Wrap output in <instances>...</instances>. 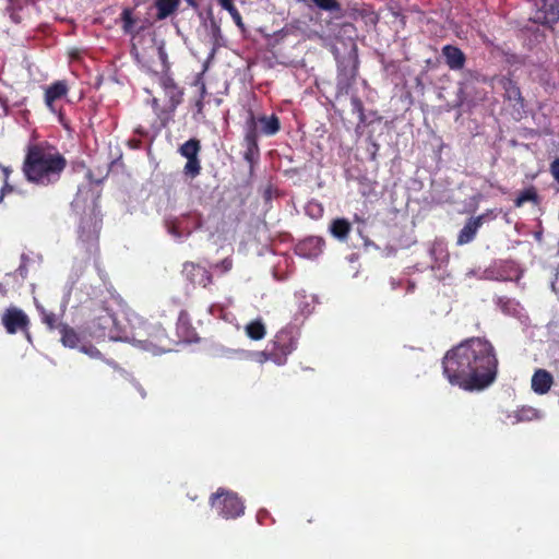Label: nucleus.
<instances>
[{
    "label": "nucleus",
    "instance_id": "f257e3e1",
    "mask_svg": "<svg viewBox=\"0 0 559 559\" xmlns=\"http://www.w3.org/2000/svg\"><path fill=\"white\" fill-rule=\"evenodd\" d=\"M442 365L443 374L452 385L473 391L495 381L498 359L489 341L473 337L450 349Z\"/></svg>",
    "mask_w": 559,
    "mask_h": 559
},
{
    "label": "nucleus",
    "instance_id": "f03ea898",
    "mask_svg": "<svg viewBox=\"0 0 559 559\" xmlns=\"http://www.w3.org/2000/svg\"><path fill=\"white\" fill-rule=\"evenodd\" d=\"M66 167V159L53 147L34 145L28 148L24 174L29 181L49 185L59 179Z\"/></svg>",
    "mask_w": 559,
    "mask_h": 559
},
{
    "label": "nucleus",
    "instance_id": "7ed1b4c3",
    "mask_svg": "<svg viewBox=\"0 0 559 559\" xmlns=\"http://www.w3.org/2000/svg\"><path fill=\"white\" fill-rule=\"evenodd\" d=\"M212 507L224 519H234L243 514L245 506L234 492L219 489L211 498Z\"/></svg>",
    "mask_w": 559,
    "mask_h": 559
},
{
    "label": "nucleus",
    "instance_id": "20e7f679",
    "mask_svg": "<svg viewBox=\"0 0 559 559\" xmlns=\"http://www.w3.org/2000/svg\"><path fill=\"white\" fill-rule=\"evenodd\" d=\"M158 83L163 88L165 96L167 97V109L174 112L176 108L181 104L183 97V90L179 87L174 79L168 74H162L158 78Z\"/></svg>",
    "mask_w": 559,
    "mask_h": 559
},
{
    "label": "nucleus",
    "instance_id": "39448f33",
    "mask_svg": "<svg viewBox=\"0 0 559 559\" xmlns=\"http://www.w3.org/2000/svg\"><path fill=\"white\" fill-rule=\"evenodd\" d=\"M532 20L545 25L556 23L559 20V0H540Z\"/></svg>",
    "mask_w": 559,
    "mask_h": 559
},
{
    "label": "nucleus",
    "instance_id": "423d86ee",
    "mask_svg": "<svg viewBox=\"0 0 559 559\" xmlns=\"http://www.w3.org/2000/svg\"><path fill=\"white\" fill-rule=\"evenodd\" d=\"M2 324L10 334L16 333L19 330H25L28 324L27 316L15 307L7 309L2 316Z\"/></svg>",
    "mask_w": 559,
    "mask_h": 559
},
{
    "label": "nucleus",
    "instance_id": "0eeeda50",
    "mask_svg": "<svg viewBox=\"0 0 559 559\" xmlns=\"http://www.w3.org/2000/svg\"><path fill=\"white\" fill-rule=\"evenodd\" d=\"M485 215H479L476 217H472L467 221L464 227L461 229L456 243L459 246H463L469 243L476 236L478 229L483 225Z\"/></svg>",
    "mask_w": 559,
    "mask_h": 559
},
{
    "label": "nucleus",
    "instance_id": "6e6552de",
    "mask_svg": "<svg viewBox=\"0 0 559 559\" xmlns=\"http://www.w3.org/2000/svg\"><path fill=\"white\" fill-rule=\"evenodd\" d=\"M183 272L187 277L194 284L206 287L212 282L211 274L202 266L193 263H186L183 265Z\"/></svg>",
    "mask_w": 559,
    "mask_h": 559
},
{
    "label": "nucleus",
    "instance_id": "1a4fd4ad",
    "mask_svg": "<svg viewBox=\"0 0 559 559\" xmlns=\"http://www.w3.org/2000/svg\"><path fill=\"white\" fill-rule=\"evenodd\" d=\"M154 329V334H151L150 336L152 337V340H135L143 349L147 350V352H151L153 355H158L160 353H163L164 350L162 349L163 345H164V341L166 338V335H165V332L162 328L159 326H156V328H153Z\"/></svg>",
    "mask_w": 559,
    "mask_h": 559
},
{
    "label": "nucleus",
    "instance_id": "9d476101",
    "mask_svg": "<svg viewBox=\"0 0 559 559\" xmlns=\"http://www.w3.org/2000/svg\"><path fill=\"white\" fill-rule=\"evenodd\" d=\"M554 382V378L545 369H538L532 377V390L537 394H546Z\"/></svg>",
    "mask_w": 559,
    "mask_h": 559
},
{
    "label": "nucleus",
    "instance_id": "9b49d317",
    "mask_svg": "<svg viewBox=\"0 0 559 559\" xmlns=\"http://www.w3.org/2000/svg\"><path fill=\"white\" fill-rule=\"evenodd\" d=\"M447 64L452 70L462 69L465 62V56L461 49L454 46L447 45L442 49Z\"/></svg>",
    "mask_w": 559,
    "mask_h": 559
},
{
    "label": "nucleus",
    "instance_id": "f8f14e48",
    "mask_svg": "<svg viewBox=\"0 0 559 559\" xmlns=\"http://www.w3.org/2000/svg\"><path fill=\"white\" fill-rule=\"evenodd\" d=\"M99 231V222L95 217H88L81 223L80 239L86 242H93L97 239Z\"/></svg>",
    "mask_w": 559,
    "mask_h": 559
},
{
    "label": "nucleus",
    "instance_id": "ddd939ff",
    "mask_svg": "<svg viewBox=\"0 0 559 559\" xmlns=\"http://www.w3.org/2000/svg\"><path fill=\"white\" fill-rule=\"evenodd\" d=\"M67 92L68 87L62 81H58L47 87L45 93V103L51 111H55L53 102L63 97Z\"/></svg>",
    "mask_w": 559,
    "mask_h": 559
},
{
    "label": "nucleus",
    "instance_id": "4468645a",
    "mask_svg": "<svg viewBox=\"0 0 559 559\" xmlns=\"http://www.w3.org/2000/svg\"><path fill=\"white\" fill-rule=\"evenodd\" d=\"M501 87L504 91V97L514 103V105L520 104L522 106V97L520 88L515 85V83L507 78H502L499 80Z\"/></svg>",
    "mask_w": 559,
    "mask_h": 559
},
{
    "label": "nucleus",
    "instance_id": "2eb2a0df",
    "mask_svg": "<svg viewBox=\"0 0 559 559\" xmlns=\"http://www.w3.org/2000/svg\"><path fill=\"white\" fill-rule=\"evenodd\" d=\"M258 122L261 124V131L266 135H274L281 128L280 120L275 115L260 116Z\"/></svg>",
    "mask_w": 559,
    "mask_h": 559
},
{
    "label": "nucleus",
    "instance_id": "dca6fc26",
    "mask_svg": "<svg viewBox=\"0 0 559 559\" xmlns=\"http://www.w3.org/2000/svg\"><path fill=\"white\" fill-rule=\"evenodd\" d=\"M155 5L157 9L156 17L164 20L177 10L179 0H156Z\"/></svg>",
    "mask_w": 559,
    "mask_h": 559
},
{
    "label": "nucleus",
    "instance_id": "f3484780",
    "mask_svg": "<svg viewBox=\"0 0 559 559\" xmlns=\"http://www.w3.org/2000/svg\"><path fill=\"white\" fill-rule=\"evenodd\" d=\"M538 417V411L533 407H522L514 412L513 415H509V419L512 424H516L520 421H530Z\"/></svg>",
    "mask_w": 559,
    "mask_h": 559
},
{
    "label": "nucleus",
    "instance_id": "a211bd4d",
    "mask_svg": "<svg viewBox=\"0 0 559 559\" xmlns=\"http://www.w3.org/2000/svg\"><path fill=\"white\" fill-rule=\"evenodd\" d=\"M330 230L334 237L343 240L347 237L350 230V225L346 219L338 218L332 223Z\"/></svg>",
    "mask_w": 559,
    "mask_h": 559
},
{
    "label": "nucleus",
    "instance_id": "6ab92c4d",
    "mask_svg": "<svg viewBox=\"0 0 559 559\" xmlns=\"http://www.w3.org/2000/svg\"><path fill=\"white\" fill-rule=\"evenodd\" d=\"M199 151L200 142L195 139H191L185 142L179 148L180 154L185 156L187 159L198 157Z\"/></svg>",
    "mask_w": 559,
    "mask_h": 559
},
{
    "label": "nucleus",
    "instance_id": "aec40b11",
    "mask_svg": "<svg viewBox=\"0 0 559 559\" xmlns=\"http://www.w3.org/2000/svg\"><path fill=\"white\" fill-rule=\"evenodd\" d=\"M246 333L252 340H262L265 335V326L260 320L252 321L247 324Z\"/></svg>",
    "mask_w": 559,
    "mask_h": 559
},
{
    "label": "nucleus",
    "instance_id": "412c9836",
    "mask_svg": "<svg viewBox=\"0 0 559 559\" xmlns=\"http://www.w3.org/2000/svg\"><path fill=\"white\" fill-rule=\"evenodd\" d=\"M61 333V342L64 346L74 348L79 344V335L75 331L68 326H62L60 330Z\"/></svg>",
    "mask_w": 559,
    "mask_h": 559
},
{
    "label": "nucleus",
    "instance_id": "4be33fe9",
    "mask_svg": "<svg viewBox=\"0 0 559 559\" xmlns=\"http://www.w3.org/2000/svg\"><path fill=\"white\" fill-rule=\"evenodd\" d=\"M319 9L324 11H338L341 5L336 0H311Z\"/></svg>",
    "mask_w": 559,
    "mask_h": 559
},
{
    "label": "nucleus",
    "instance_id": "5701e85b",
    "mask_svg": "<svg viewBox=\"0 0 559 559\" xmlns=\"http://www.w3.org/2000/svg\"><path fill=\"white\" fill-rule=\"evenodd\" d=\"M122 28L126 33H132L135 21L132 17L130 9H124L121 13Z\"/></svg>",
    "mask_w": 559,
    "mask_h": 559
},
{
    "label": "nucleus",
    "instance_id": "b1692460",
    "mask_svg": "<svg viewBox=\"0 0 559 559\" xmlns=\"http://www.w3.org/2000/svg\"><path fill=\"white\" fill-rule=\"evenodd\" d=\"M536 197L537 194L534 189H526L519 194V197L515 200V205L522 206L525 202L535 201Z\"/></svg>",
    "mask_w": 559,
    "mask_h": 559
},
{
    "label": "nucleus",
    "instance_id": "393cba45",
    "mask_svg": "<svg viewBox=\"0 0 559 559\" xmlns=\"http://www.w3.org/2000/svg\"><path fill=\"white\" fill-rule=\"evenodd\" d=\"M200 169H201V166H200V162H199L198 157L187 159V164L185 166V173L187 175L195 177L197 175L200 174Z\"/></svg>",
    "mask_w": 559,
    "mask_h": 559
},
{
    "label": "nucleus",
    "instance_id": "a878e982",
    "mask_svg": "<svg viewBox=\"0 0 559 559\" xmlns=\"http://www.w3.org/2000/svg\"><path fill=\"white\" fill-rule=\"evenodd\" d=\"M13 277L10 278L11 288H15L20 286L23 280L26 277V269L24 266H20L15 273L11 274Z\"/></svg>",
    "mask_w": 559,
    "mask_h": 559
},
{
    "label": "nucleus",
    "instance_id": "bb28decb",
    "mask_svg": "<svg viewBox=\"0 0 559 559\" xmlns=\"http://www.w3.org/2000/svg\"><path fill=\"white\" fill-rule=\"evenodd\" d=\"M88 261H90V257L74 262V264H73L74 280H78L81 276V274L84 272Z\"/></svg>",
    "mask_w": 559,
    "mask_h": 559
},
{
    "label": "nucleus",
    "instance_id": "cd10ccee",
    "mask_svg": "<svg viewBox=\"0 0 559 559\" xmlns=\"http://www.w3.org/2000/svg\"><path fill=\"white\" fill-rule=\"evenodd\" d=\"M224 10H226L230 14V16L233 17L234 22L238 27L243 28L241 15L234 4L224 8Z\"/></svg>",
    "mask_w": 559,
    "mask_h": 559
},
{
    "label": "nucleus",
    "instance_id": "c85d7f7f",
    "mask_svg": "<svg viewBox=\"0 0 559 559\" xmlns=\"http://www.w3.org/2000/svg\"><path fill=\"white\" fill-rule=\"evenodd\" d=\"M38 310L40 311L41 313V319L50 328V329H53L55 326V323H56V316L53 313H50V312H46L45 309L43 307H37Z\"/></svg>",
    "mask_w": 559,
    "mask_h": 559
},
{
    "label": "nucleus",
    "instance_id": "c756f323",
    "mask_svg": "<svg viewBox=\"0 0 559 559\" xmlns=\"http://www.w3.org/2000/svg\"><path fill=\"white\" fill-rule=\"evenodd\" d=\"M257 355H258V360L260 362L266 361L269 359H273L277 365H282L284 362L283 359L274 358L272 355H269L264 352L258 353Z\"/></svg>",
    "mask_w": 559,
    "mask_h": 559
},
{
    "label": "nucleus",
    "instance_id": "7c9ffc66",
    "mask_svg": "<svg viewBox=\"0 0 559 559\" xmlns=\"http://www.w3.org/2000/svg\"><path fill=\"white\" fill-rule=\"evenodd\" d=\"M81 352L85 353L86 355L93 357V358H97L100 356V353L98 349H96L95 347L93 346H82L81 347Z\"/></svg>",
    "mask_w": 559,
    "mask_h": 559
},
{
    "label": "nucleus",
    "instance_id": "2f4dec72",
    "mask_svg": "<svg viewBox=\"0 0 559 559\" xmlns=\"http://www.w3.org/2000/svg\"><path fill=\"white\" fill-rule=\"evenodd\" d=\"M13 277L12 275L10 274H7L3 278L2 282H0V294L2 296H5L7 293H8V287L10 286V278Z\"/></svg>",
    "mask_w": 559,
    "mask_h": 559
},
{
    "label": "nucleus",
    "instance_id": "473e14b6",
    "mask_svg": "<svg viewBox=\"0 0 559 559\" xmlns=\"http://www.w3.org/2000/svg\"><path fill=\"white\" fill-rule=\"evenodd\" d=\"M551 171L554 177L559 181V158L551 164Z\"/></svg>",
    "mask_w": 559,
    "mask_h": 559
},
{
    "label": "nucleus",
    "instance_id": "72a5a7b5",
    "mask_svg": "<svg viewBox=\"0 0 559 559\" xmlns=\"http://www.w3.org/2000/svg\"><path fill=\"white\" fill-rule=\"evenodd\" d=\"M246 140L250 146H257L254 132L251 131L246 135Z\"/></svg>",
    "mask_w": 559,
    "mask_h": 559
},
{
    "label": "nucleus",
    "instance_id": "f704fd0d",
    "mask_svg": "<svg viewBox=\"0 0 559 559\" xmlns=\"http://www.w3.org/2000/svg\"><path fill=\"white\" fill-rule=\"evenodd\" d=\"M158 56H159L162 62L165 63L166 59H167V55H166L163 44L158 46Z\"/></svg>",
    "mask_w": 559,
    "mask_h": 559
},
{
    "label": "nucleus",
    "instance_id": "c9c22d12",
    "mask_svg": "<svg viewBox=\"0 0 559 559\" xmlns=\"http://www.w3.org/2000/svg\"><path fill=\"white\" fill-rule=\"evenodd\" d=\"M221 267L223 269V272H227L231 269V261L228 259H225L221 263Z\"/></svg>",
    "mask_w": 559,
    "mask_h": 559
},
{
    "label": "nucleus",
    "instance_id": "e433bc0d",
    "mask_svg": "<svg viewBox=\"0 0 559 559\" xmlns=\"http://www.w3.org/2000/svg\"><path fill=\"white\" fill-rule=\"evenodd\" d=\"M217 1L223 9L227 8L228 5L234 4V0H217Z\"/></svg>",
    "mask_w": 559,
    "mask_h": 559
},
{
    "label": "nucleus",
    "instance_id": "4c0bfd02",
    "mask_svg": "<svg viewBox=\"0 0 559 559\" xmlns=\"http://www.w3.org/2000/svg\"><path fill=\"white\" fill-rule=\"evenodd\" d=\"M170 233L178 238L181 237V234L178 233L176 226L171 227Z\"/></svg>",
    "mask_w": 559,
    "mask_h": 559
},
{
    "label": "nucleus",
    "instance_id": "58836bf2",
    "mask_svg": "<svg viewBox=\"0 0 559 559\" xmlns=\"http://www.w3.org/2000/svg\"><path fill=\"white\" fill-rule=\"evenodd\" d=\"M152 106L154 107V109H157V108H158V106H159V102H158V99H157V98H153V99H152Z\"/></svg>",
    "mask_w": 559,
    "mask_h": 559
},
{
    "label": "nucleus",
    "instance_id": "ea45409f",
    "mask_svg": "<svg viewBox=\"0 0 559 559\" xmlns=\"http://www.w3.org/2000/svg\"><path fill=\"white\" fill-rule=\"evenodd\" d=\"M188 2L189 5L193 7V8H197V2L195 0H186Z\"/></svg>",
    "mask_w": 559,
    "mask_h": 559
},
{
    "label": "nucleus",
    "instance_id": "a19ab883",
    "mask_svg": "<svg viewBox=\"0 0 559 559\" xmlns=\"http://www.w3.org/2000/svg\"><path fill=\"white\" fill-rule=\"evenodd\" d=\"M310 206H317L318 207V212L322 211L321 207L319 205H317V204H310Z\"/></svg>",
    "mask_w": 559,
    "mask_h": 559
},
{
    "label": "nucleus",
    "instance_id": "79ce46f5",
    "mask_svg": "<svg viewBox=\"0 0 559 559\" xmlns=\"http://www.w3.org/2000/svg\"><path fill=\"white\" fill-rule=\"evenodd\" d=\"M250 121H251V123H252V124H254V123H255V119H254V117H253V116H251Z\"/></svg>",
    "mask_w": 559,
    "mask_h": 559
},
{
    "label": "nucleus",
    "instance_id": "37998d69",
    "mask_svg": "<svg viewBox=\"0 0 559 559\" xmlns=\"http://www.w3.org/2000/svg\"><path fill=\"white\" fill-rule=\"evenodd\" d=\"M3 171H4L5 176H8V174H9L8 168H3Z\"/></svg>",
    "mask_w": 559,
    "mask_h": 559
}]
</instances>
